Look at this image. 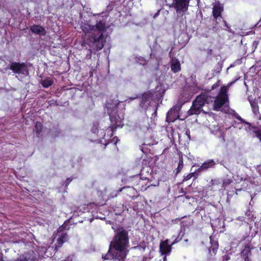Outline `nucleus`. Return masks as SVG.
Returning a JSON list of instances; mask_svg holds the SVG:
<instances>
[{"label": "nucleus", "instance_id": "f257e3e1", "mask_svg": "<svg viewBox=\"0 0 261 261\" xmlns=\"http://www.w3.org/2000/svg\"><path fill=\"white\" fill-rule=\"evenodd\" d=\"M128 245V233L122 227H120L115 231L113 240L110 245L108 253L102 257L105 259L111 258L123 261L127 253Z\"/></svg>", "mask_w": 261, "mask_h": 261}, {"label": "nucleus", "instance_id": "f03ea898", "mask_svg": "<svg viewBox=\"0 0 261 261\" xmlns=\"http://www.w3.org/2000/svg\"><path fill=\"white\" fill-rule=\"evenodd\" d=\"M81 28L86 33H92L91 39L93 41V45L97 50L102 49L104 46L103 32L105 28V23L99 21L95 25H91L87 23H82Z\"/></svg>", "mask_w": 261, "mask_h": 261}, {"label": "nucleus", "instance_id": "7ed1b4c3", "mask_svg": "<svg viewBox=\"0 0 261 261\" xmlns=\"http://www.w3.org/2000/svg\"><path fill=\"white\" fill-rule=\"evenodd\" d=\"M211 97L207 95L198 96L193 101L192 106L188 111L189 116L199 114L201 111V108L205 104L208 103Z\"/></svg>", "mask_w": 261, "mask_h": 261}, {"label": "nucleus", "instance_id": "20e7f679", "mask_svg": "<svg viewBox=\"0 0 261 261\" xmlns=\"http://www.w3.org/2000/svg\"><path fill=\"white\" fill-rule=\"evenodd\" d=\"M227 93V88L226 87H222L214 101L213 106L214 110L220 111L222 106H226L228 101Z\"/></svg>", "mask_w": 261, "mask_h": 261}, {"label": "nucleus", "instance_id": "39448f33", "mask_svg": "<svg viewBox=\"0 0 261 261\" xmlns=\"http://www.w3.org/2000/svg\"><path fill=\"white\" fill-rule=\"evenodd\" d=\"M9 68L15 73L23 74L28 73L27 68L24 63L13 62L10 65Z\"/></svg>", "mask_w": 261, "mask_h": 261}, {"label": "nucleus", "instance_id": "423d86ee", "mask_svg": "<svg viewBox=\"0 0 261 261\" xmlns=\"http://www.w3.org/2000/svg\"><path fill=\"white\" fill-rule=\"evenodd\" d=\"M190 0H173L172 6L176 11H186L188 9Z\"/></svg>", "mask_w": 261, "mask_h": 261}, {"label": "nucleus", "instance_id": "0eeeda50", "mask_svg": "<svg viewBox=\"0 0 261 261\" xmlns=\"http://www.w3.org/2000/svg\"><path fill=\"white\" fill-rule=\"evenodd\" d=\"M179 117L177 107L171 109L167 113L166 120L168 122H173Z\"/></svg>", "mask_w": 261, "mask_h": 261}, {"label": "nucleus", "instance_id": "6e6552de", "mask_svg": "<svg viewBox=\"0 0 261 261\" xmlns=\"http://www.w3.org/2000/svg\"><path fill=\"white\" fill-rule=\"evenodd\" d=\"M169 240L167 239L161 242L160 245V251L162 255L170 253L172 248L169 244Z\"/></svg>", "mask_w": 261, "mask_h": 261}, {"label": "nucleus", "instance_id": "1a4fd4ad", "mask_svg": "<svg viewBox=\"0 0 261 261\" xmlns=\"http://www.w3.org/2000/svg\"><path fill=\"white\" fill-rule=\"evenodd\" d=\"M215 165V162L213 160H210L203 163L201 166L198 168L197 171L200 172L204 170H206L210 168L213 167Z\"/></svg>", "mask_w": 261, "mask_h": 261}, {"label": "nucleus", "instance_id": "9d476101", "mask_svg": "<svg viewBox=\"0 0 261 261\" xmlns=\"http://www.w3.org/2000/svg\"><path fill=\"white\" fill-rule=\"evenodd\" d=\"M223 10V6L219 3H216L213 9V13L214 18L217 19L218 17L220 16Z\"/></svg>", "mask_w": 261, "mask_h": 261}, {"label": "nucleus", "instance_id": "9b49d317", "mask_svg": "<svg viewBox=\"0 0 261 261\" xmlns=\"http://www.w3.org/2000/svg\"><path fill=\"white\" fill-rule=\"evenodd\" d=\"M171 69L175 73L179 71L181 69L179 61L176 59H172L171 61Z\"/></svg>", "mask_w": 261, "mask_h": 261}, {"label": "nucleus", "instance_id": "f8f14e48", "mask_svg": "<svg viewBox=\"0 0 261 261\" xmlns=\"http://www.w3.org/2000/svg\"><path fill=\"white\" fill-rule=\"evenodd\" d=\"M31 30L35 34L40 35H44L45 34L44 29L40 25H34L31 27Z\"/></svg>", "mask_w": 261, "mask_h": 261}, {"label": "nucleus", "instance_id": "ddd939ff", "mask_svg": "<svg viewBox=\"0 0 261 261\" xmlns=\"http://www.w3.org/2000/svg\"><path fill=\"white\" fill-rule=\"evenodd\" d=\"M68 240V236L66 233H62L57 240L58 247H61L62 244Z\"/></svg>", "mask_w": 261, "mask_h": 261}, {"label": "nucleus", "instance_id": "4468645a", "mask_svg": "<svg viewBox=\"0 0 261 261\" xmlns=\"http://www.w3.org/2000/svg\"><path fill=\"white\" fill-rule=\"evenodd\" d=\"M251 255L249 247H245L242 252V256L244 258L245 261H250L249 257Z\"/></svg>", "mask_w": 261, "mask_h": 261}, {"label": "nucleus", "instance_id": "2eb2a0df", "mask_svg": "<svg viewBox=\"0 0 261 261\" xmlns=\"http://www.w3.org/2000/svg\"><path fill=\"white\" fill-rule=\"evenodd\" d=\"M53 81L50 78H47L42 81V85L44 88H48L53 84Z\"/></svg>", "mask_w": 261, "mask_h": 261}, {"label": "nucleus", "instance_id": "dca6fc26", "mask_svg": "<svg viewBox=\"0 0 261 261\" xmlns=\"http://www.w3.org/2000/svg\"><path fill=\"white\" fill-rule=\"evenodd\" d=\"M252 132L255 135L256 137L258 138L261 141V128L256 127H252Z\"/></svg>", "mask_w": 261, "mask_h": 261}, {"label": "nucleus", "instance_id": "f3484780", "mask_svg": "<svg viewBox=\"0 0 261 261\" xmlns=\"http://www.w3.org/2000/svg\"><path fill=\"white\" fill-rule=\"evenodd\" d=\"M250 105L251 106L252 111L254 113L256 114L258 112V107L257 103L255 101H250Z\"/></svg>", "mask_w": 261, "mask_h": 261}, {"label": "nucleus", "instance_id": "a211bd4d", "mask_svg": "<svg viewBox=\"0 0 261 261\" xmlns=\"http://www.w3.org/2000/svg\"><path fill=\"white\" fill-rule=\"evenodd\" d=\"M42 124L41 123L39 122H37L35 125V131L36 133L38 134H39L41 132L42 129Z\"/></svg>", "mask_w": 261, "mask_h": 261}, {"label": "nucleus", "instance_id": "6ab92c4d", "mask_svg": "<svg viewBox=\"0 0 261 261\" xmlns=\"http://www.w3.org/2000/svg\"><path fill=\"white\" fill-rule=\"evenodd\" d=\"M232 182V180L231 179H226L224 180L223 182V186L224 187H226L227 185L230 184Z\"/></svg>", "mask_w": 261, "mask_h": 261}, {"label": "nucleus", "instance_id": "aec40b11", "mask_svg": "<svg viewBox=\"0 0 261 261\" xmlns=\"http://www.w3.org/2000/svg\"><path fill=\"white\" fill-rule=\"evenodd\" d=\"M236 118L237 119H238L239 120L241 121V122L244 123H246V124L249 125V126L250 125L249 123L245 121V120H243L238 114H236Z\"/></svg>", "mask_w": 261, "mask_h": 261}, {"label": "nucleus", "instance_id": "412c9836", "mask_svg": "<svg viewBox=\"0 0 261 261\" xmlns=\"http://www.w3.org/2000/svg\"><path fill=\"white\" fill-rule=\"evenodd\" d=\"M193 175H194L193 173H191L188 174L187 176L184 177V180L187 181V180H189L193 177Z\"/></svg>", "mask_w": 261, "mask_h": 261}, {"label": "nucleus", "instance_id": "4be33fe9", "mask_svg": "<svg viewBox=\"0 0 261 261\" xmlns=\"http://www.w3.org/2000/svg\"><path fill=\"white\" fill-rule=\"evenodd\" d=\"M232 114L234 116L236 117V114H238L236 112H235L234 111H233V113Z\"/></svg>", "mask_w": 261, "mask_h": 261}, {"label": "nucleus", "instance_id": "5701e85b", "mask_svg": "<svg viewBox=\"0 0 261 261\" xmlns=\"http://www.w3.org/2000/svg\"><path fill=\"white\" fill-rule=\"evenodd\" d=\"M177 243V241H173V242L171 244V245H171V247L172 245H173L174 244H175V243Z\"/></svg>", "mask_w": 261, "mask_h": 261}, {"label": "nucleus", "instance_id": "b1692460", "mask_svg": "<svg viewBox=\"0 0 261 261\" xmlns=\"http://www.w3.org/2000/svg\"><path fill=\"white\" fill-rule=\"evenodd\" d=\"M16 261H28L27 259H17Z\"/></svg>", "mask_w": 261, "mask_h": 261}, {"label": "nucleus", "instance_id": "393cba45", "mask_svg": "<svg viewBox=\"0 0 261 261\" xmlns=\"http://www.w3.org/2000/svg\"><path fill=\"white\" fill-rule=\"evenodd\" d=\"M180 241V239H178V238H176L174 240V241H177V243L178 242Z\"/></svg>", "mask_w": 261, "mask_h": 261}, {"label": "nucleus", "instance_id": "a878e982", "mask_svg": "<svg viewBox=\"0 0 261 261\" xmlns=\"http://www.w3.org/2000/svg\"><path fill=\"white\" fill-rule=\"evenodd\" d=\"M224 22L225 25L227 28H228V25H227V24L226 22L225 21H224Z\"/></svg>", "mask_w": 261, "mask_h": 261}, {"label": "nucleus", "instance_id": "bb28decb", "mask_svg": "<svg viewBox=\"0 0 261 261\" xmlns=\"http://www.w3.org/2000/svg\"><path fill=\"white\" fill-rule=\"evenodd\" d=\"M137 98V97H130V99L132 100H133V99H136V98Z\"/></svg>", "mask_w": 261, "mask_h": 261}, {"label": "nucleus", "instance_id": "cd10ccee", "mask_svg": "<svg viewBox=\"0 0 261 261\" xmlns=\"http://www.w3.org/2000/svg\"><path fill=\"white\" fill-rule=\"evenodd\" d=\"M166 259V257L165 256L164 258V261H165V259Z\"/></svg>", "mask_w": 261, "mask_h": 261}, {"label": "nucleus", "instance_id": "c85d7f7f", "mask_svg": "<svg viewBox=\"0 0 261 261\" xmlns=\"http://www.w3.org/2000/svg\"><path fill=\"white\" fill-rule=\"evenodd\" d=\"M219 127L218 126H217V129H216V130H219Z\"/></svg>", "mask_w": 261, "mask_h": 261}, {"label": "nucleus", "instance_id": "c756f323", "mask_svg": "<svg viewBox=\"0 0 261 261\" xmlns=\"http://www.w3.org/2000/svg\"><path fill=\"white\" fill-rule=\"evenodd\" d=\"M181 163H182V161H181V163L180 162V163H179V165H180V164H181Z\"/></svg>", "mask_w": 261, "mask_h": 261}, {"label": "nucleus", "instance_id": "7c9ffc66", "mask_svg": "<svg viewBox=\"0 0 261 261\" xmlns=\"http://www.w3.org/2000/svg\"><path fill=\"white\" fill-rule=\"evenodd\" d=\"M181 163H182V161H181V163L180 162V163H179V165H180V164H181Z\"/></svg>", "mask_w": 261, "mask_h": 261}, {"label": "nucleus", "instance_id": "2f4dec72", "mask_svg": "<svg viewBox=\"0 0 261 261\" xmlns=\"http://www.w3.org/2000/svg\"><path fill=\"white\" fill-rule=\"evenodd\" d=\"M181 163H182V161H181V163L180 162V163H179V165H180V164H181Z\"/></svg>", "mask_w": 261, "mask_h": 261}, {"label": "nucleus", "instance_id": "473e14b6", "mask_svg": "<svg viewBox=\"0 0 261 261\" xmlns=\"http://www.w3.org/2000/svg\"><path fill=\"white\" fill-rule=\"evenodd\" d=\"M185 241L186 242H187L188 241V240H185Z\"/></svg>", "mask_w": 261, "mask_h": 261}, {"label": "nucleus", "instance_id": "72a5a7b5", "mask_svg": "<svg viewBox=\"0 0 261 261\" xmlns=\"http://www.w3.org/2000/svg\"><path fill=\"white\" fill-rule=\"evenodd\" d=\"M158 15V13H156L155 15H154V17H155L156 16H157Z\"/></svg>", "mask_w": 261, "mask_h": 261}]
</instances>
